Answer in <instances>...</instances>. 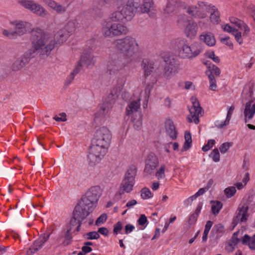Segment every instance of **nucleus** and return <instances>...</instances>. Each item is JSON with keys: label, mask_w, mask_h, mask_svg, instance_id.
Masks as SVG:
<instances>
[{"label": "nucleus", "mask_w": 255, "mask_h": 255, "mask_svg": "<svg viewBox=\"0 0 255 255\" xmlns=\"http://www.w3.org/2000/svg\"><path fill=\"white\" fill-rule=\"evenodd\" d=\"M108 3L113 1L116 10L109 15V19H103L101 22V32L105 38H112L115 37L126 35L128 32L127 26L122 23L125 20L131 19V12L124 7V0H104Z\"/></svg>", "instance_id": "1"}, {"label": "nucleus", "mask_w": 255, "mask_h": 255, "mask_svg": "<svg viewBox=\"0 0 255 255\" xmlns=\"http://www.w3.org/2000/svg\"><path fill=\"white\" fill-rule=\"evenodd\" d=\"M70 35L63 27L54 36L45 32L41 28L36 27L31 31L30 39L32 47L35 51L43 56H47L56 44L64 43Z\"/></svg>", "instance_id": "2"}, {"label": "nucleus", "mask_w": 255, "mask_h": 255, "mask_svg": "<svg viewBox=\"0 0 255 255\" xmlns=\"http://www.w3.org/2000/svg\"><path fill=\"white\" fill-rule=\"evenodd\" d=\"M207 12L210 13V19L211 22L216 24L219 23L220 13L218 8L211 3L198 1L197 6L192 5L187 10V13L196 19L206 18Z\"/></svg>", "instance_id": "3"}, {"label": "nucleus", "mask_w": 255, "mask_h": 255, "mask_svg": "<svg viewBox=\"0 0 255 255\" xmlns=\"http://www.w3.org/2000/svg\"><path fill=\"white\" fill-rule=\"evenodd\" d=\"M102 195V189L99 186L90 188L77 205L76 212L84 210L85 214L90 215L95 209L96 205Z\"/></svg>", "instance_id": "4"}, {"label": "nucleus", "mask_w": 255, "mask_h": 255, "mask_svg": "<svg viewBox=\"0 0 255 255\" xmlns=\"http://www.w3.org/2000/svg\"><path fill=\"white\" fill-rule=\"evenodd\" d=\"M114 45L116 49L123 55L122 56L131 62L139 48L135 38L129 35L116 40Z\"/></svg>", "instance_id": "5"}, {"label": "nucleus", "mask_w": 255, "mask_h": 255, "mask_svg": "<svg viewBox=\"0 0 255 255\" xmlns=\"http://www.w3.org/2000/svg\"><path fill=\"white\" fill-rule=\"evenodd\" d=\"M119 91L113 89L107 97L106 101L103 103L95 113L94 121L98 123H102L106 116H108L112 108V105L118 98Z\"/></svg>", "instance_id": "6"}, {"label": "nucleus", "mask_w": 255, "mask_h": 255, "mask_svg": "<svg viewBox=\"0 0 255 255\" xmlns=\"http://www.w3.org/2000/svg\"><path fill=\"white\" fill-rule=\"evenodd\" d=\"M136 175V170L134 167H131L128 169L119 188L120 195H121L125 193H128L132 191L135 184Z\"/></svg>", "instance_id": "7"}, {"label": "nucleus", "mask_w": 255, "mask_h": 255, "mask_svg": "<svg viewBox=\"0 0 255 255\" xmlns=\"http://www.w3.org/2000/svg\"><path fill=\"white\" fill-rule=\"evenodd\" d=\"M112 138L110 130L105 127L98 128L95 132L92 143L108 149Z\"/></svg>", "instance_id": "8"}, {"label": "nucleus", "mask_w": 255, "mask_h": 255, "mask_svg": "<svg viewBox=\"0 0 255 255\" xmlns=\"http://www.w3.org/2000/svg\"><path fill=\"white\" fill-rule=\"evenodd\" d=\"M131 61L122 56L115 55L109 60L107 68L111 74H116L123 69Z\"/></svg>", "instance_id": "9"}, {"label": "nucleus", "mask_w": 255, "mask_h": 255, "mask_svg": "<svg viewBox=\"0 0 255 255\" xmlns=\"http://www.w3.org/2000/svg\"><path fill=\"white\" fill-rule=\"evenodd\" d=\"M107 149L92 143L88 156L91 166L99 163L107 152Z\"/></svg>", "instance_id": "10"}, {"label": "nucleus", "mask_w": 255, "mask_h": 255, "mask_svg": "<svg viewBox=\"0 0 255 255\" xmlns=\"http://www.w3.org/2000/svg\"><path fill=\"white\" fill-rule=\"evenodd\" d=\"M191 5H188L181 0H167L166 6L163 9L164 14L167 15H173L179 9L186 10L187 13L188 8Z\"/></svg>", "instance_id": "11"}, {"label": "nucleus", "mask_w": 255, "mask_h": 255, "mask_svg": "<svg viewBox=\"0 0 255 255\" xmlns=\"http://www.w3.org/2000/svg\"><path fill=\"white\" fill-rule=\"evenodd\" d=\"M19 3L23 7L38 16L45 17L47 14V11L45 8L33 0H19Z\"/></svg>", "instance_id": "12"}, {"label": "nucleus", "mask_w": 255, "mask_h": 255, "mask_svg": "<svg viewBox=\"0 0 255 255\" xmlns=\"http://www.w3.org/2000/svg\"><path fill=\"white\" fill-rule=\"evenodd\" d=\"M164 61L166 64L164 68L163 76L166 79H170L179 70V62L172 57L165 58Z\"/></svg>", "instance_id": "13"}, {"label": "nucleus", "mask_w": 255, "mask_h": 255, "mask_svg": "<svg viewBox=\"0 0 255 255\" xmlns=\"http://www.w3.org/2000/svg\"><path fill=\"white\" fill-rule=\"evenodd\" d=\"M191 101L192 106L189 108L190 115L188 116L187 120L189 123L194 122L195 124H198L199 123V117L202 115V109L196 98L192 97Z\"/></svg>", "instance_id": "14"}, {"label": "nucleus", "mask_w": 255, "mask_h": 255, "mask_svg": "<svg viewBox=\"0 0 255 255\" xmlns=\"http://www.w3.org/2000/svg\"><path fill=\"white\" fill-rule=\"evenodd\" d=\"M34 52V50L31 49L17 58L11 66L12 70L16 72L21 70L29 62L30 58L34 56L33 54Z\"/></svg>", "instance_id": "15"}, {"label": "nucleus", "mask_w": 255, "mask_h": 255, "mask_svg": "<svg viewBox=\"0 0 255 255\" xmlns=\"http://www.w3.org/2000/svg\"><path fill=\"white\" fill-rule=\"evenodd\" d=\"M159 164L157 157L154 153L148 154L145 161V167L143 170L144 174L150 175L154 172Z\"/></svg>", "instance_id": "16"}, {"label": "nucleus", "mask_w": 255, "mask_h": 255, "mask_svg": "<svg viewBox=\"0 0 255 255\" xmlns=\"http://www.w3.org/2000/svg\"><path fill=\"white\" fill-rule=\"evenodd\" d=\"M15 30L14 32L16 35L21 36L25 34L31 29L32 25L28 21L21 20H15L10 22Z\"/></svg>", "instance_id": "17"}, {"label": "nucleus", "mask_w": 255, "mask_h": 255, "mask_svg": "<svg viewBox=\"0 0 255 255\" xmlns=\"http://www.w3.org/2000/svg\"><path fill=\"white\" fill-rule=\"evenodd\" d=\"M201 52L200 50L195 45L184 44L180 51V54L183 58L193 59Z\"/></svg>", "instance_id": "18"}, {"label": "nucleus", "mask_w": 255, "mask_h": 255, "mask_svg": "<svg viewBox=\"0 0 255 255\" xmlns=\"http://www.w3.org/2000/svg\"><path fill=\"white\" fill-rule=\"evenodd\" d=\"M50 233H44L41 235L39 239L35 241L32 246L27 251V255H33L41 249L45 243L49 239Z\"/></svg>", "instance_id": "19"}, {"label": "nucleus", "mask_w": 255, "mask_h": 255, "mask_svg": "<svg viewBox=\"0 0 255 255\" xmlns=\"http://www.w3.org/2000/svg\"><path fill=\"white\" fill-rule=\"evenodd\" d=\"M243 114L245 123H250L255 115V103L254 104L246 103Z\"/></svg>", "instance_id": "20"}, {"label": "nucleus", "mask_w": 255, "mask_h": 255, "mask_svg": "<svg viewBox=\"0 0 255 255\" xmlns=\"http://www.w3.org/2000/svg\"><path fill=\"white\" fill-rule=\"evenodd\" d=\"M140 100L137 99L130 101L126 109V112L127 116H131L134 117V116L139 115L141 114L140 112Z\"/></svg>", "instance_id": "21"}, {"label": "nucleus", "mask_w": 255, "mask_h": 255, "mask_svg": "<svg viewBox=\"0 0 255 255\" xmlns=\"http://www.w3.org/2000/svg\"><path fill=\"white\" fill-rule=\"evenodd\" d=\"M198 30V23L192 20L184 26V32L188 38L193 39L196 36Z\"/></svg>", "instance_id": "22"}, {"label": "nucleus", "mask_w": 255, "mask_h": 255, "mask_svg": "<svg viewBox=\"0 0 255 255\" xmlns=\"http://www.w3.org/2000/svg\"><path fill=\"white\" fill-rule=\"evenodd\" d=\"M248 207L245 205L239 208L236 217L234 218L233 222L236 224H238L246 222L248 217Z\"/></svg>", "instance_id": "23"}, {"label": "nucleus", "mask_w": 255, "mask_h": 255, "mask_svg": "<svg viewBox=\"0 0 255 255\" xmlns=\"http://www.w3.org/2000/svg\"><path fill=\"white\" fill-rule=\"evenodd\" d=\"M77 205L75 206L73 213V218L70 221V224L71 226H75L78 223V228L81 224V222L87 218L89 215L85 214V211H81L77 212L76 211Z\"/></svg>", "instance_id": "24"}, {"label": "nucleus", "mask_w": 255, "mask_h": 255, "mask_svg": "<svg viewBox=\"0 0 255 255\" xmlns=\"http://www.w3.org/2000/svg\"><path fill=\"white\" fill-rule=\"evenodd\" d=\"M95 62V57L91 51L89 53L84 52L78 64L80 63L82 65V63H84L89 68L93 67Z\"/></svg>", "instance_id": "25"}, {"label": "nucleus", "mask_w": 255, "mask_h": 255, "mask_svg": "<svg viewBox=\"0 0 255 255\" xmlns=\"http://www.w3.org/2000/svg\"><path fill=\"white\" fill-rule=\"evenodd\" d=\"M141 0H128L126 4L124 0L123 6H127V9L131 12V16L132 18L134 16V13L136 12L139 8L141 7Z\"/></svg>", "instance_id": "26"}, {"label": "nucleus", "mask_w": 255, "mask_h": 255, "mask_svg": "<svg viewBox=\"0 0 255 255\" xmlns=\"http://www.w3.org/2000/svg\"><path fill=\"white\" fill-rule=\"evenodd\" d=\"M44 2L46 5L58 14H63L66 11L65 6L57 2L54 0H44Z\"/></svg>", "instance_id": "27"}, {"label": "nucleus", "mask_w": 255, "mask_h": 255, "mask_svg": "<svg viewBox=\"0 0 255 255\" xmlns=\"http://www.w3.org/2000/svg\"><path fill=\"white\" fill-rule=\"evenodd\" d=\"M71 228L68 227L66 229L63 230L59 234L57 239V242L59 244H63L64 245H68L72 239L70 234Z\"/></svg>", "instance_id": "28"}, {"label": "nucleus", "mask_w": 255, "mask_h": 255, "mask_svg": "<svg viewBox=\"0 0 255 255\" xmlns=\"http://www.w3.org/2000/svg\"><path fill=\"white\" fill-rule=\"evenodd\" d=\"M141 66L143 67L145 78L152 75L154 69V62L148 59L142 61Z\"/></svg>", "instance_id": "29"}, {"label": "nucleus", "mask_w": 255, "mask_h": 255, "mask_svg": "<svg viewBox=\"0 0 255 255\" xmlns=\"http://www.w3.org/2000/svg\"><path fill=\"white\" fill-rule=\"evenodd\" d=\"M165 126L167 134L172 139H175L177 137V131L172 121L167 120Z\"/></svg>", "instance_id": "30"}, {"label": "nucleus", "mask_w": 255, "mask_h": 255, "mask_svg": "<svg viewBox=\"0 0 255 255\" xmlns=\"http://www.w3.org/2000/svg\"><path fill=\"white\" fill-rule=\"evenodd\" d=\"M200 39L209 46H213L215 45L216 40L212 33L207 32L203 33L200 35Z\"/></svg>", "instance_id": "31"}, {"label": "nucleus", "mask_w": 255, "mask_h": 255, "mask_svg": "<svg viewBox=\"0 0 255 255\" xmlns=\"http://www.w3.org/2000/svg\"><path fill=\"white\" fill-rule=\"evenodd\" d=\"M242 98L243 101H246V103H250L251 104H253L255 101L251 87L244 88L242 93Z\"/></svg>", "instance_id": "32"}, {"label": "nucleus", "mask_w": 255, "mask_h": 255, "mask_svg": "<svg viewBox=\"0 0 255 255\" xmlns=\"http://www.w3.org/2000/svg\"><path fill=\"white\" fill-rule=\"evenodd\" d=\"M242 242L243 245H248L251 250H255V235L252 238L245 235Z\"/></svg>", "instance_id": "33"}, {"label": "nucleus", "mask_w": 255, "mask_h": 255, "mask_svg": "<svg viewBox=\"0 0 255 255\" xmlns=\"http://www.w3.org/2000/svg\"><path fill=\"white\" fill-rule=\"evenodd\" d=\"M78 22L76 20H73L69 21L63 28L69 34H72L76 30Z\"/></svg>", "instance_id": "34"}, {"label": "nucleus", "mask_w": 255, "mask_h": 255, "mask_svg": "<svg viewBox=\"0 0 255 255\" xmlns=\"http://www.w3.org/2000/svg\"><path fill=\"white\" fill-rule=\"evenodd\" d=\"M82 67V65L80 63L79 64H77L76 66V67L73 70L72 72L67 77L66 83L67 85H69L71 83L74 79L75 78V76L80 71Z\"/></svg>", "instance_id": "35"}, {"label": "nucleus", "mask_w": 255, "mask_h": 255, "mask_svg": "<svg viewBox=\"0 0 255 255\" xmlns=\"http://www.w3.org/2000/svg\"><path fill=\"white\" fill-rule=\"evenodd\" d=\"M153 0H143L142 7H141L142 13H149L153 7Z\"/></svg>", "instance_id": "36"}, {"label": "nucleus", "mask_w": 255, "mask_h": 255, "mask_svg": "<svg viewBox=\"0 0 255 255\" xmlns=\"http://www.w3.org/2000/svg\"><path fill=\"white\" fill-rule=\"evenodd\" d=\"M185 142L184 143L183 150H187L189 149L192 145L191 134L189 131H186L184 134Z\"/></svg>", "instance_id": "37"}, {"label": "nucleus", "mask_w": 255, "mask_h": 255, "mask_svg": "<svg viewBox=\"0 0 255 255\" xmlns=\"http://www.w3.org/2000/svg\"><path fill=\"white\" fill-rule=\"evenodd\" d=\"M133 127L136 130L140 129L142 126V119L141 114L131 117Z\"/></svg>", "instance_id": "38"}, {"label": "nucleus", "mask_w": 255, "mask_h": 255, "mask_svg": "<svg viewBox=\"0 0 255 255\" xmlns=\"http://www.w3.org/2000/svg\"><path fill=\"white\" fill-rule=\"evenodd\" d=\"M192 20L189 19L187 15L182 14L178 16L177 21L179 25L185 26L189 21H191Z\"/></svg>", "instance_id": "39"}, {"label": "nucleus", "mask_w": 255, "mask_h": 255, "mask_svg": "<svg viewBox=\"0 0 255 255\" xmlns=\"http://www.w3.org/2000/svg\"><path fill=\"white\" fill-rule=\"evenodd\" d=\"M212 211L214 215L218 214L222 207V204L220 201H212Z\"/></svg>", "instance_id": "40"}, {"label": "nucleus", "mask_w": 255, "mask_h": 255, "mask_svg": "<svg viewBox=\"0 0 255 255\" xmlns=\"http://www.w3.org/2000/svg\"><path fill=\"white\" fill-rule=\"evenodd\" d=\"M208 74L215 75L217 76H219L221 73L220 69L216 66L210 63L208 66Z\"/></svg>", "instance_id": "41"}, {"label": "nucleus", "mask_w": 255, "mask_h": 255, "mask_svg": "<svg viewBox=\"0 0 255 255\" xmlns=\"http://www.w3.org/2000/svg\"><path fill=\"white\" fill-rule=\"evenodd\" d=\"M206 74L208 76L209 79L210 89L211 90L215 91L217 86L214 75L212 74H208V72H206Z\"/></svg>", "instance_id": "42"}, {"label": "nucleus", "mask_w": 255, "mask_h": 255, "mask_svg": "<svg viewBox=\"0 0 255 255\" xmlns=\"http://www.w3.org/2000/svg\"><path fill=\"white\" fill-rule=\"evenodd\" d=\"M153 196V194L147 188H143L141 190V197L143 199H148Z\"/></svg>", "instance_id": "43"}, {"label": "nucleus", "mask_w": 255, "mask_h": 255, "mask_svg": "<svg viewBox=\"0 0 255 255\" xmlns=\"http://www.w3.org/2000/svg\"><path fill=\"white\" fill-rule=\"evenodd\" d=\"M236 192L235 187L231 186L225 188L224 190V194L226 196L229 198L233 197Z\"/></svg>", "instance_id": "44"}, {"label": "nucleus", "mask_w": 255, "mask_h": 255, "mask_svg": "<svg viewBox=\"0 0 255 255\" xmlns=\"http://www.w3.org/2000/svg\"><path fill=\"white\" fill-rule=\"evenodd\" d=\"M85 237L87 240H97L100 238V235L98 232L93 231L87 233Z\"/></svg>", "instance_id": "45"}, {"label": "nucleus", "mask_w": 255, "mask_h": 255, "mask_svg": "<svg viewBox=\"0 0 255 255\" xmlns=\"http://www.w3.org/2000/svg\"><path fill=\"white\" fill-rule=\"evenodd\" d=\"M165 165H162L159 169L157 170V171L155 173L156 177L158 179H163L165 177Z\"/></svg>", "instance_id": "46"}, {"label": "nucleus", "mask_w": 255, "mask_h": 255, "mask_svg": "<svg viewBox=\"0 0 255 255\" xmlns=\"http://www.w3.org/2000/svg\"><path fill=\"white\" fill-rule=\"evenodd\" d=\"M210 156L214 161L217 162L220 161V153L217 148H215L212 151Z\"/></svg>", "instance_id": "47"}, {"label": "nucleus", "mask_w": 255, "mask_h": 255, "mask_svg": "<svg viewBox=\"0 0 255 255\" xmlns=\"http://www.w3.org/2000/svg\"><path fill=\"white\" fill-rule=\"evenodd\" d=\"M233 142H225L223 143L219 147V149L222 153H226L229 148L232 146Z\"/></svg>", "instance_id": "48"}, {"label": "nucleus", "mask_w": 255, "mask_h": 255, "mask_svg": "<svg viewBox=\"0 0 255 255\" xmlns=\"http://www.w3.org/2000/svg\"><path fill=\"white\" fill-rule=\"evenodd\" d=\"M107 219V215L106 214H103L96 220L95 224L97 226H100L106 222Z\"/></svg>", "instance_id": "49"}, {"label": "nucleus", "mask_w": 255, "mask_h": 255, "mask_svg": "<svg viewBox=\"0 0 255 255\" xmlns=\"http://www.w3.org/2000/svg\"><path fill=\"white\" fill-rule=\"evenodd\" d=\"M233 35L235 36V38L236 41L240 44H241L243 43V41L242 38V34L241 32H239L237 29L234 31Z\"/></svg>", "instance_id": "50"}, {"label": "nucleus", "mask_w": 255, "mask_h": 255, "mask_svg": "<svg viewBox=\"0 0 255 255\" xmlns=\"http://www.w3.org/2000/svg\"><path fill=\"white\" fill-rule=\"evenodd\" d=\"M235 110V107L233 106H230L228 108V112L226 117V123L230 122L233 113Z\"/></svg>", "instance_id": "51"}, {"label": "nucleus", "mask_w": 255, "mask_h": 255, "mask_svg": "<svg viewBox=\"0 0 255 255\" xmlns=\"http://www.w3.org/2000/svg\"><path fill=\"white\" fill-rule=\"evenodd\" d=\"M92 248L90 247L84 245L82 248V251L78 253V255H85L92 251Z\"/></svg>", "instance_id": "52"}, {"label": "nucleus", "mask_w": 255, "mask_h": 255, "mask_svg": "<svg viewBox=\"0 0 255 255\" xmlns=\"http://www.w3.org/2000/svg\"><path fill=\"white\" fill-rule=\"evenodd\" d=\"M236 245V244L229 241L226 245L225 249L228 252H231L234 250Z\"/></svg>", "instance_id": "53"}, {"label": "nucleus", "mask_w": 255, "mask_h": 255, "mask_svg": "<svg viewBox=\"0 0 255 255\" xmlns=\"http://www.w3.org/2000/svg\"><path fill=\"white\" fill-rule=\"evenodd\" d=\"M2 33L3 35H4L10 39L14 38L16 36V35L14 31L9 32V31H8L6 29H3L2 30Z\"/></svg>", "instance_id": "54"}, {"label": "nucleus", "mask_w": 255, "mask_h": 255, "mask_svg": "<svg viewBox=\"0 0 255 255\" xmlns=\"http://www.w3.org/2000/svg\"><path fill=\"white\" fill-rule=\"evenodd\" d=\"M214 230L219 234H222L224 231V227L222 224H217L214 226Z\"/></svg>", "instance_id": "55"}, {"label": "nucleus", "mask_w": 255, "mask_h": 255, "mask_svg": "<svg viewBox=\"0 0 255 255\" xmlns=\"http://www.w3.org/2000/svg\"><path fill=\"white\" fill-rule=\"evenodd\" d=\"M222 28L224 29V31L229 32L231 33L232 34L234 33V31L236 30L234 27H231L230 25L227 24L224 25H222Z\"/></svg>", "instance_id": "56"}, {"label": "nucleus", "mask_w": 255, "mask_h": 255, "mask_svg": "<svg viewBox=\"0 0 255 255\" xmlns=\"http://www.w3.org/2000/svg\"><path fill=\"white\" fill-rule=\"evenodd\" d=\"M152 86L150 84H147L145 89V100L147 101L149 97L150 91L152 89Z\"/></svg>", "instance_id": "57"}, {"label": "nucleus", "mask_w": 255, "mask_h": 255, "mask_svg": "<svg viewBox=\"0 0 255 255\" xmlns=\"http://www.w3.org/2000/svg\"><path fill=\"white\" fill-rule=\"evenodd\" d=\"M60 117L55 116L53 119L57 122H65L67 121L66 115L65 113H62L60 114Z\"/></svg>", "instance_id": "58"}, {"label": "nucleus", "mask_w": 255, "mask_h": 255, "mask_svg": "<svg viewBox=\"0 0 255 255\" xmlns=\"http://www.w3.org/2000/svg\"><path fill=\"white\" fill-rule=\"evenodd\" d=\"M207 57L212 59L215 63H219L220 62V59L218 56H216L214 52H211L207 55Z\"/></svg>", "instance_id": "59"}, {"label": "nucleus", "mask_w": 255, "mask_h": 255, "mask_svg": "<svg viewBox=\"0 0 255 255\" xmlns=\"http://www.w3.org/2000/svg\"><path fill=\"white\" fill-rule=\"evenodd\" d=\"M221 41L222 42L224 43L225 44L228 45L230 47V48L233 49V44L229 40V37L226 36L224 38H222L221 39Z\"/></svg>", "instance_id": "60"}, {"label": "nucleus", "mask_w": 255, "mask_h": 255, "mask_svg": "<svg viewBox=\"0 0 255 255\" xmlns=\"http://www.w3.org/2000/svg\"><path fill=\"white\" fill-rule=\"evenodd\" d=\"M123 226L121 222H118L115 226L114 228V233L117 234L120 231L122 230Z\"/></svg>", "instance_id": "61"}, {"label": "nucleus", "mask_w": 255, "mask_h": 255, "mask_svg": "<svg viewBox=\"0 0 255 255\" xmlns=\"http://www.w3.org/2000/svg\"><path fill=\"white\" fill-rule=\"evenodd\" d=\"M229 123L230 122H228V123H226V119L224 121L221 122V123L217 121L215 122V126L219 128H222L225 126L228 125Z\"/></svg>", "instance_id": "62"}, {"label": "nucleus", "mask_w": 255, "mask_h": 255, "mask_svg": "<svg viewBox=\"0 0 255 255\" xmlns=\"http://www.w3.org/2000/svg\"><path fill=\"white\" fill-rule=\"evenodd\" d=\"M147 221L146 217L144 215H141L138 220V223L140 225H143Z\"/></svg>", "instance_id": "63"}, {"label": "nucleus", "mask_w": 255, "mask_h": 255, "mask_svg": "<svg viewBox=\"0 0 255 255\" xmlns=\"http://www.w3.org/2000/svg\"><path fill=\"white\" fill-rule=\"evenodd\" d=\"M134 229V227L130 224H128L125 227V233L126 234H128V233L131 232Z\"/></svg>", "instance_id": "64"}]
</instances>
